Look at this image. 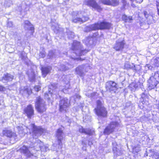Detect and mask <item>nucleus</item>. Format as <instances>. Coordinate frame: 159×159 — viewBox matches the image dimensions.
<instances>
[{"mask_svg": "<svg viewBox=\"0 0 159 159\" xmlns=\"http://www.w3.org/2000/svg\"><path fill=\"white\" fill-rule=\"evenodd\" d=\"M27 128L29 130H31L32 133L30 132V134L33 136V139H35V141L34 140L33 141L34 142V143H32V147H36L35 149L37 151L39 150V149L44 151V148H45V151L48 150H49L48 147L46 146L43 147L42 145H43V143L37 139L43 132L44 130L41 127L36 126L34 124H31Z\"/></svg>", "mask_w": 159, "mask_h": 159, "instance_id": "1", "label": "nucleus"}, {"mask_svg": "<svg viewBox=\"0 0 159 159\" xmlns=\"http://www.w3.org/2000/svg\"><path fill=\"white\" fill-rule=\"evenodd\" d=\"M111 26V25L106 22H98L86 27L88 31L90 30H96L99 29H109Z\"/></svg>", "mask_w": 159, "mask_h": 159, "instance_id": "2", "label": "nucleus"}, {"mask_svg": "<svg viewBox=\"0 0 159 159\" xmlns=\"http://www.w3.org/2000/svg\"><path fill=\"white\" fill-rule=\"evenodd\" d=\"M72 49L73 51H75L74 53L78 56L84 55L89 52L88 50L83 49L80 43L76 41H74Z\"/></svg>", "mask_w": 159, "mask_h": 159, "instance_id": "3", "label": "nucleus"}, {"mask_svg": "<svg viewBox=\"0 0 159 159\" xmlns=\"http://www.w3.org/2000/svg\"><path fill=\"white\" fill-rule=\"evenodd\" d=\"M56 137L57 138V140L55 142V143H54L52 146L53 147V150H58L57 149V147L58 149H61L62 147V141L63 139V133L62 130L61 128L58 129L56 133Z\"/></svg>", "mask_w": 159, "mask_h": 159, "instance_id": "4", "label": "nucleus"}, {"mask_svg": "<svg viewBox=\"0 0 159 159\" xmlns=\"http://www.w3.org/2000/svg\"><path fill=\"white\" fill-rule=\"evenodd\" d=\"M96 103L97 107L94 109L96 114L99 116L103 117L106 116L107 112L103 106L101 102L99 100H98Z\"/></svg>", "mask_w": 159, "mask_h": 159, "instance_id": "5", "label": "nucleus"}, {"mask_svg": "<svg viewBox=\"0 0 159 159\" xmlns=\"http://www.w3.org/2000/svg\"><path fill=\"white\" fill-rule=\"evenodd\" d=\"M35 106L36 109L39 112L43 113L46 110L45 102L40 97L37 98Z\"/></svg>", "mask_w": 159, "mask_h": 159, "instance_id": "6", "label": "nucleus"}, {"mask_svg": "<svg viewBox=\"0 0 159 159\" xmlns=\"http://www.w3.org/2000/svg\"><path fill=\"white\" fill-rule=\"evenodd\" d=\"M70 104V101L66 98H64L59 102V111L61 112H66Z\"/></svg>", "mask_w": 159, "mask_h": 159, "instance_id": "7", "label": "nucleus"}, {"mask_svg": "<svg viewBox=\"0 0 159 159\" xmlns=\"http://www.w3.org/2000/svg\"><path fill=\"white\" fill-rule=\"evenodd\" d=\"M119 125L118 122H112L110 123V125L107 127L104 131V134L105 135H108L112 133L115 128Z\"/></svg>", "mask_w": 159, "mask_h": 159, "instance_id": "8", "label": "nucleus"}, {"mask_svg": "<svg viewBox=\"0 0 159 159\" xmlns=\"http://www.w3.org/2000/svg\"><path fill=\"white\" fill-rule=\"evenodd\" d=\"M84 4L92 7L98 11H100L102 10L101 7L97 4L95 0H85Z\"/></svg>", "mask_w": 159, "mask_h": 159, "instance_id": "9", "label": "nucleus"}, {"mask_svg": "<svg viewBox=\"0 0 159 159\" xmlns=\"http://www.w3.org/2000/svg\"><path fill=\"white\" fill-rule=\"evenodd\" d=\"M89 67L88 65H82L76 68L75 72L77 74L82 76L84 72L88 70Z\"/></svg>", "mask_w": 159, "mask_h": 159, "instance_id": "10", "label": "nucleus"}, {"mask_svg": "<svg viewBox=\"0 0 159 159\" xmlns=\"http://www.w3.org/2000/svg\"><path fill=\"white\" fill-rule=\"evenodd\" d=\"M157 81L156 78L153 76L150 77L148 80V88L149 89H154L157 86Z\"/></svg>", "mask_w": 159, "mask_h": 159, "instance_id": "11", "label": "nucleus"}, {"mask_svg": "<svg viewBox=\"0 0 159 159\" xmlns=\"http://www.w3.org/2000/svg\"><path fill=\"white\" fill-rule=\"evenodd\" d=\"M56 87H54L52 85L51 87L49 88L48 89V93H45V98L49 100L50 99V97L53 96V93L55 91Z\"/></svg>", "mask_w": 159, "mask_h": 159, "instance_id": "12", "label": "nucleus"}, {"mask_svg": "<svg viewBox=\"0 0 159 159\" xmlns=\"http://www.w3.org/2000/svg\"><path fill=\"white\" fill-rule=\"evenodd\" d=\"M24 111L28 118H30L32 116L34 115V108L31 105H29L25 108Z\"/></svg>", "mask_w": 159, "mask_h": 159, "instance_id": "13", "label": "nucleus"}, {"mask_svg": "<svg viewBox=\"0 0 159 159\" xmlns=\"http://www.w3.org/2000/svg\"><path fill=\"white\" fill-rule=\"evenodd\" d=\"M106 87L108 90L115 91L117 89V86L114 82L109 81L106 83Z\"/></svg>", "mask_w": 159, "mask_h": 159, "instance_id": "14", "label": "nucleus"}, {"mask_svg": "<svg viewBox=\"0 0 159 159\" xmlns=\"http://www.w3.org/2000/svg\"><path fill=\"white\" fill-rule=\"evenodd\" d=\"M81 16L80 13V14L78 13L77 17L73 19L72 20V22L75 23L83 22L87 21L89 19V18L86 16H83L81 18H80V17Z\"/></svg>", "mask_w": 159, "mask_h": 159, "instance_id": "15", "label": "nucleus"}, {"mask_svg": "<svg viewBox=\"0 0 159 159\" xmlns=\"http://www.w3.org/2000/svg\"><path fill=\"white\" fill-rule=\"evenodd\" d=\"M2 133L3 136H6L8 137H13L15 138L16 137V134L12 132L10 129L7 128L4 129L2 131Z\"/></svg>", "mask_w": 159, "mask_h": 159, "instance_id": "16", "label": "nucleus"}, {"mask_svg": "<svg viewBox=\"0 0 159 159\" xmlns=\"http://www.w3.org/2000/svg\"><path fill=\"white\" fill-rule=\"evenodd\" d=\"M64 81L65 82L66 84V86L65 88H60V89L61 91H62L65 93H68V90L69 89L70 84H69V76H66V81L64 79H63Z\"/></svg>", "mask_w": 159, "mask_h": 159, "instance_id": "17", "label": "nucleus"}, {"mask_svg": "<svg viewBox=\"0 0 159 159\" xmlns=\"http://www.w3.org/2000/svg\"><path fill=\"white\" fill-rule=\"evenodd\" d=\"M125 43L124 41H117L116 43L114 48L116 51H120L124 48Z\"/></svg>", "mask_w": 159, "mask_h": 159, "instance_id": "18", "label": "nucleus"}, {"mask_svg": "<svg viewBox=\"0 0 159 159\" xmlns=\"http://www.w3.org/2000/svg\"><path fill=\"white\" fill-rule=\"evenodd\" d=\"M13 78V76L9 74H4L1 80L4 83L11 81Z\"/></svg>", "mask_w": 159, "mask_h": 159, "instance_id": "19", "label": "nucleus"}, {"mask_svg": "<svg viewBox=\"0 0 159 159\" xmlns=\"http://www.w3.org/2000/svg\"><path fill=\"white\" fill-rule=\"evenodd\" d=\"M79 131L80 133H84L90 135L93 134L94 133L93 130H92L89 129H84L82 126L79 127Z\"/></svg>", "mask_w": 159, "mask_h": 159, "instance_id": "20", "label": "nucleus"}, {"mask_svg": "<svg viewBox=\"0 0 159 159\" xmlns=\"http://www.w3.org/2000/svg\"><path fill=\"white\" fill-rule=\"evenodd\" d=\"M21 152L24 154L28 157H30L32 156L33 155L30 153L29 150L25 146H23L21 148Z\"/></svg>", "mask_w": 159, "mask_h": 159, "instance_id": "21", "label": "nucleus"}, {"mask_svg": "<svg viewBox=\"0 0 159 159\" xmlns=\"http://www.w3.org/2000/svg\"><path fill=\"white\" fill-rule=\"evenodd\" d=\"M113 145V151L114 153L117 155L119 156L122 154L121 152L117 149V143L116 142H114L112 143Z\"/></svg>", "mask_w": 159, "mask_h": 159, "instance_id": "22", "label": "nucleus"}, {"mask_svg": "<svg viewBox=\"0 0 159 159\" xmlns=\"http://www.w3.org/2000/svg\"><path fill=\"white\" fill-rule=\"evenodd\" d=\"M51 69L50 66L42 67L41 71L43 76V77H45L47 74L49 73Z\"/></svg>", "mask_w": 159, "mask_h": 159, "instance_id": "23", "label": "nucleus"}, {"mask_svg": "<svg viewBox=\"0 0 159 159\" xmlns=\"http://www.w3.org/2000/svg\"><path fill=\"white\" fill-rule=\"evenodd\" d=\"M20 93H27L30 94L32 93V90L31 89H28L27 87H21L20 90Z\"/></svg>", "mask_w": 159, "mask_h": 159, "instance_id": "24", "label": "nucleus"}, {"mask_svg": "<svg viewBox=\"0 0 159 159\" xmlns=\"http://www.w3.org/2000/svg\"><path fill=\"white\" fill-rule=\"evenodd\" d=\"M70 66L68 63L65 65L62 64L58 67L59 70L61 71H65L70 67Z\"/></svg>", "mask_w": 159, "mask_h": 159, "instance_id": "25", "label": "nucleus"}, {"mask_svg": "<svg viewBox=\"0 0 159 159\" xmlns=\"http://www.w3.org/2000/svg\"><path fill=\"white\" fill-rule=\"evenodd\" d=\"M83 41L87 45H90L93 43V39L91 37H88L84 39Z\"/></svg>", "mask_w": 159, "mask_h": 159, "instance_id": "26", "label": "nucleus"}, {"mask_svg": "<svg viewBox=\"0 0 159 159\" xmlns=\"http://www.w3.org/2000/svg\"><path fill=\"white\" fill-rule=\"evenodd\" d=\"M124 67L125 69H133L134 70H136L135 69V66L133 64H132L131 65L130 63L128 62H126L125 63Z\"/></svg>", "mask_w": 159, "mask_h": 159, "instance_id": "27", "label": "nucleus"}, {"mask_svg": "<svg viewBox=\"0 0 159 159\" xmlns=\"http://www.w3.org/2000/svg\"><path fill=\"white\" fill-rule=\"evenodd\" d=\"M122 19L125 22H131L132 20V17L131 16L127 17L125 15H123L122 16Z\"/></svg>", "mask_w": 159, "mask_h": 159, "instance_id": "28", "label": "nucleus"}, {"mask_svg": "<svg viewBox=\"0 0 159 159\" xmlns=\"http://www.w3.org/2000/svg\"><path fill=\"white\" fill-rule=\"evenodd\" d=\"M52 29L56 33H58L60 32L59 30V27L58 25L57 24H52Z\"/></svg>", "mask_w": 159, "mask_h": 159, "instance_id": "29", "label": "nucleus"}, {"mask_svg": "<svg viewBox=\"0 0 159 159\" xmlns=\"http://www.w3.org/2000/svg\"><path fill=\"white\" fill-rule=\"evenodd\" d=\"M28 76L29 80L30 81L33 82L35 81V76L34 73L33 71H32L31 74L29 75Z\"/></svg>", "mask_w": 159, "mask_h": 159, "instance_id": "30", "label": "nucleus"}, {"mask_svg": "<svg viewBox=\"0 0 159 159\" xmlns=\"http://www.w3.org/2000/svg\"><path fill=\"white\" fill-rule=\"evenodd\" d=\"M119 3V1L117 0H111L110 2L109 5L116 6L118 5Z\"/></svg>", "mask_w": 159, "mask_h": 159, "instance_id": "31", "label": "nucleus"}, {"mask_svg": "<svg viewBox=\"0 0 159 159\" xmlns=\"http://www.w3.org/2000/svg\"><path fill=\"white\" fill-rule=\"evenodd\" d=\"M138 85L135 83H132L129 85V87L132 88V90L134 91L135 89L138 88Z\"/></svg>", "mask_w": 159, "mask_h": 159, "instance_id": "32", "label": "nucleus"}, {"mask_svg": "<svg viewBox=\"0 0 159 159\" xmlns=\"http://www.w3.org/2000/svg\"><path fill=\"white\" fill-rule=\"evenodd\" d=\"M48 57L49 58L52 59L53 58L56 57V55L53 51H50L48 54Z\"/></svg>", "mask_w": 159, "mask_h": 159, "instance_id": "33", "label": "nucleus"}, {"mask_svg": "<svg viewBox=\"0 0 159 159\" xmlns=\"http://www.w3.org/2000/svg\"><path fill=\"white\" fill-rule=\"evenodd\" d=\"M18 129L19 133L20 134H25V132H24V129L23 128L22 126H18L17 127Z\"/></svg>", "mask_w": 159, "mask_h": 159, "instance_id": "34", "label": "nucleus"}, {"mask_svg": "<svg viewBox=\"0 0 159 159\" xmlns=\"http://www.w3.org/2000/svg\"><path fill=\"white\" fill-rule=\"evenodd\" d=\"M100 1L104 4L109 5L110 4V0H100Z\"/></svg>", "mask_w": 159, "mask_h": 159, "instance_id": "35", "label": "nucleus"}, {"mask_svg": "<svg viewBox=\"0 0 159 159\" xmlns=\"http://www.w3.org/2000/svg\"><path fill=\"white\" fill-rule=\"evenodd\" d=\"M140 151L139 148L138 147H136L133 148V151L134 153H137Z\"/></svg>", "mask_w": 159, "mask_h": 159, "instance_id": "36", "label": "nucleus"}, {"mask_svg": "<svg viewBox=\"0 0 159 159\" xmlns=\"http://www.w3.org/2000/svg\"><path fill=\"white\" fill-rule=\"evenodd\" d=\"M67 33L68 36L69 38H74V33L73 32H67Z\"/></svg>", "mask_w": 159, "mask_h": 159, "instance_id": "37", "label": "nucleus"}, {"mask_svg": "<svg viewBox=\"0 0 159 159\" xmlns=\"http://www.w3.org/2000/svg\"><path fill=\"white\" fill-rule=\"evenodd\" d=\"M39 57H40L43 58L45 56V52L44 51L40 52L39 54Z\"/></svg>", "mask_w": 159, "mask_h": 159, "instance_id": "38", "label": "nucleus"}, {"mask_svg": "<svg viewBox=\"0 0 159 159\" xmlns=\"http://www.w3.org/2000/svg\"><path fill=\"white\" fill-rule=\"evenodd\" d=\"M25 28H26L28 26H30L31 25V24L29 21L28 20L25 21Z\"/></svg>", "mask_w": 159, "mask_h": 159, "instance_id": "39", "label": "nucleus"}, {"mask_svg": "<svg viewBox=\"0 0 159 159\" xmlns=\"http://www.w3.org/2000/svg\"><path fill=\"white\" fill-rule=\"evenodd\" d=\"M34 89L36 91H38L41 89V87L39 85H36L34 87Z\"/></svg>", "mask_w": 159, "mask_h": 159, "instance_id": "40", "label": "nucleus"}, {"mask_svg": "<svg viewBox=\"0 0 159 159\" xmlns=\"http://www.w3.org/2000/svg\"><path fill=\"white\" fill-rule=\"evenodd\" d=\"M26 29H27L31 31H33L34 30V28L33 27V26L31 24L29 26H28Z\"/></svg>", "mask_w": 159, "mask_h": 159, "instance_id": "41", "label": "nucleus"}, {"mask_svg": "<svg viewBox=\"0 0 159 159\" xmlns=\"http://www.w3.org/2000/svg\"><path fill=\"white\" fill-rule=\"evenodd\" d=\"M154 77L156 79L157 78V77H158L159 79V71H157L155 73Z\"/></svg>", "mask_w": 159, "mask_h": 159, "instance_id": "42", "label": "nucleus"}, {"mask_svg": "<svg viewBox=\"0 0 159 159\" xmlns=\"http://www.w3.org/2000/svg\"><path fill=\"white\" fill-rule=\"evenodd\" d=\"M13 25L12 22L11 21H8L7 24V26L8 27H11Z\"/></svg>", "mask_w": 159, "mask_h": 159, "instance_id": "43", "label": "nucleus"}, {"mask_svg": "<svg viewBox=\"0 0 159 159\" xmlns=\"http://www.w3.org/2000/svg\"><path fill=\"white\" fill-rule=\"evenodd\" d=\"M154 156L156 159H159V153L156 152L155 153Z\"/></svg>", "mask_w": 159, "mask_h": 159, "instance_id": "44", "label": "nucleus"}, {"mask_svg": "<svg viewBox=\"0 0 159 159\" xmlns=\"http://www.w3.org/2000/svg\"><path fill=\"white\" fill-rule=\"evenodd\" d=\"M131 1H135L137 3H140L142 2L143 0H130Z\"/></svg>", "mask_w": 159, "mask_h": 159, "instance_id": "45", "label": "nucleus"}, {"mask_svg": "<svg viewBox=\"0 0 159 159\" xmlns=\"http://www.w3.org/2000/svg\"><path fill=\"white\" fill-rule=\"evenodd\" d=\"M5 89L4 87L0 85V91H3Z\"/></svg>", "mask_w": 159, "mask_h": 159, "instance_id": "46", "label": "nucleus"}, {"mask_svg": "<svg viewBox=\"0 0 159 159\" xmlns=\"http://www.w3.org/2000/svg\"><path fill=\"white\" fill-rule=\"evenodd\" d=\"M145 97H146V95L144 93H143L142 94L141 98H145Z\"/></svg>", "mask_w": 159, "mask_h": 159, "instance_id": "47", "label": "nucleus"}, {"mask_svg": "<svg viewBox=\"0 0 159 159\" xmlns=\"http://www.w3.org/2000/svg\"><path fill=\"white\" fill-rule=\"evenodd\" d=\"M144 15L146 17H147L148 16L147 12L146 11H144Z\"/></svg>", "mask_w": 159, "mask_h": 159, "instance_id": "48", "label": "nucleus"}, {"mask_svg": "<svg viewBox=\"0 0 159 159\" xmlns=\"http://www.w3.org/2000/svg\"><path fill=\"white\" fill-rule=\"evenodd\" d=\"M71 57L72 58V59H74V60L79 59V58H76V57H73L72 56H71Z\"/></svg>", "mask_w": 159, "mask_h": 159, "instance_id": "49", "label": "nucleus"}, {"mask_svg": "<svg viewBox=\"0 0 159 159\" xmlns=\"http://www.w3.org/2000/svg\"><path fill=\"white\" fill-rule=\"evenodd\" d=\"M76 98L78 99H79L80 98V96L79 95H76Z\"/></svg>", "mask_w": 159, "mask_h": 159, "instance_id": "50", "label": "nucleus"}, {"mask_svg": "<svg viewBox=\"0 0 159 159\" xmlns=\"http://www.w3.org/2000/svg\"><path fill=\"white\" fill-rule=\"evenodd\" d=\"M18 43H19V42H20V40L19 39H18ZM20 44H21V43H20Z\"/></svg>", "mask_w": 159, "mask_h": 159, "instance_id": "51", "label": "nucleus"}, {"mask_svg": "<svg viewBox=\"0 0 159 159\" xmlns=\"http://www.w3.org/2000/svg\"><path fill=\"white\" fill-rule=\"evenodd\" d=\"M157 60L159 62V57H158L157 58Z\"/></svg>", "mask_w": 159, "mask_h": 159, "instance_id": "52", "label": "nucleus"}, {"mask_svg": "<svg viewBox=\"0 0 159 159\" xmlns=\"http://www.w3.org/2000/svg\"><path fill=\"white\" fill-rule=\"evenodd\" d=\"M158 13H159V9H158Z\"/></svg>", "mask_w": 159, "mask_h": 159, "instance_id": "53", "label": "nucleus"}, {"mask_svg": "<svg viewBox=\"0 0 159 159\" xmlns=\"http://www.w3.org/2000/svg\"><path fill=\"white\" fill-rule=\"evenodd\" d=\"M132 6L133 7H134V6H133V5L132 4Z\"/></svg>", "mask_w": 159, "mask_h": 159, "instance_id": "54", "label": "nucleus"}, {"mask_svg": "<svg viewBox=\"0 0 159 159\" xmlns=\"http://www.w3.org/2000/svg\"><path fill=\"white\" fill-rule=\"evenodd\" d=\"M85 159H87L86 158H85Z\"/></svg>", "mask_w": 159, "mask_h": 159, "instance_id": "55", "label": "nucleus"}]
</instances>
